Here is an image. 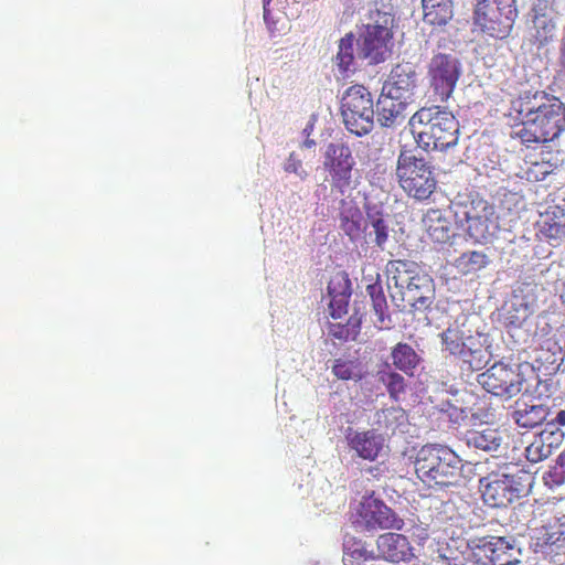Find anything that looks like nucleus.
I'll return each mask as SVG.
<instances>
[{
	"instance_id": "72a5a7b5",
	"label": "nucleus",
	"mask_w": 565,
	"mask_h": 565,
	"mask_svg": "<svg viewBox=\"0 0 565 565\" xmlns=\"http://www.w3.org/2000/svg\"><path fill=\"white\" fill-rule=\"evenodd\" d=\"M500 317L505 327L521 328L529 317V306L520 299L511 300L502 306Z\"/></svg>"
},
{
	"instance_id": "c03bdc74",
	"label": "nucleus",
	"mask_w": 565,
	"mask_h": 565,
	"mask_svg": "<svg viewBox=\"0 0 565 565\" xmlns=\"http://www.w3.org/2000/svg\"><path fill=\"white\" fill-rule=\"evenodd\" d=\"M441 339L445 350L456 354L459 349V329L457 327H449L441 333Z\"/></svg>"
},
{
	"instance_id": "ea45409f",
	"label": "nucleus",
	"mask_w": 565,
	"mask_h": 565,
	"mask_svg": "<svg viewBox=\"0 0 565 565\" xmlns=\"http://www.w3.org/2000/svg\"><path fill=\"white\" fill-rule=\"evenodd\" d=\"M535 436L554 451L563 444L565 434L556 424L545 423Z\"/></svg>"
},
{
	"instance_id": "39448f33",
	"label": "nucleus",
	"mask_w": 565,
	"mask_h": 565,
	"mask_svg": "<svg viewBox=\"0 0 565 565\" xmlns=\"http://www.w3.org/2000/svg\"><path fill=\"white\" fill-rule=\"evenodd\" d=\"M535 366L530 363H519L509 361L495 362L486 372L479 373L476 381L480 385V391L492 395L503 397L505 399L512 398L518 394H532L529 387H523L526 382L527 373H534Z\"/></svg>"
},
{
	"instance_id": "9d476101",
	"label": "nucleus",
	"mask_w": 565,
	"mask_h": 565,
	"mask_svg": "<svg viewBox=\"0 0 565 565\" xmlns=\"http://www.w3.org/2000/svg\"><path fill=\"white\" fill-rule=\"evenodd\" d=\"M341 115L347 129L362 137L374 126V103L370 90L363 85H352L341 99Z\"/></svg>"
},
{
	"instance_id": "79ce46f5",
	"label": "nucleus",
	"mask_w": 565,
	"mask_h": 565,
	"mask_svg": "<svg viewBox=\"0 0 565 565\" xmlns=\"http://www.w3.org/2000/svg\"><path fill=\"white\" fill-rule=\"evenodd\" d=\"M332 373L339 380L349 381L352 379H361L358 374V364L354 361L337 359L332 365Z\"/></svg>"
},
{
	"instance_id": "a19ab883",
	"label": "nucleus",
	"mask_w": 565,
	"mask_h": 565,
	"mask_svg": "<svg viewBox=\"0 0 565 565\" xmlns=\"http://www.w3.org/2000/svg\"><path fill=\"white\" fill-rule=\"evenodd\" d=\"M559 355L562 354L559 353ZM562 361L563 356H557L554 353L545 352L543 355L536 359L535 362L540 364L537 367H535V371L543 374V376H552L558 372Z\"/></svg>"
},
{
	"instance_id": "2f4dec72",
	"label": "nucleus",
	"mask_w": 565,
	"mask_h": 565,
	"mask_svg": "<svg viewBox=\"0 0 565 565\" xmlns=\"http://www.w3.org/2000/svg\"><path fill=\"white\" fill-rule=\"evenodd\" d=\"M376 377L385 386L391 399L397 402L401 395L406 393L407 383L405 377L396 370H392L390 364H384L379 369Z\"/></svg>"
},
{
	"instance_id": "c756f323",
	"label": "nucleus",
	"mask_w": 565,
	"mask_h": 565,
	"mask_svg": "<svg viewBox=\"0 0 565 565\" xmlns=\"http://www.w3.org/2000/svg\"><path fill=\"white\" fill-rule=\"evenodd\" d=\"M539 545L547 553H565V515L543 529Z\"/></svg>"
},
{
	"instance_id": "8fccbe9b",
	"label": "nucleus",
	"mask_w": 565,
	"mask_h": 565,
	"mask_svg": "<svg viewBox=\"0 0 565 565\" xmlns=\"http://www.w3.org/2000/svg\"><path fill=\"white\" fill-rule=\"evenodd\" d=\"M543 374H541L540 372L536 373V381H537V385H536V390L535 392L537 393L539 396H542V395H551L553 393V391L551 390L553 383H552V379L551 376H546L547 379H542Z\"/></svg>"
},
{
	"instance_id": "b1692460",
	"label": "nucleus",
	"mask_w": 565,
	"mask_h": 565,
	"mask_svg": "<svg viewBox=\"0 0 565 565\" xmlns=\"http://www.w3.org/2000/svg\"><path fill=\"white\" fill-rule=\"evenodd\" d=\"M362 238L367 245L384 249L390 237V226L381 211L367 209Z\"/></svg>"
},
{
	"instance_id": "f03ea898",
	"label": "nucleus",
	"mask_w": 565,
	"mask_h": 565,
	"mask_svg": "<svg viewBox=\"0 0 565 565\" xmlns=\"http://www.w3.org/2000/svg\"><path fill=\"white\" fill-rule=\"evenodd\" d=\"M412 134L425 151H445L455 147L459 139V121L440 106L423 107L409 119Z\"/></svg>"
},
{
	"instance_id": "052dcab7",
	"label": "nucleus",
	"mask_w": 565,
	"mask_h": 565,
	"mask_svg": "<svg viewBox=\"0 0 565 565\" xmlns=\"http://www.w3.org/2000/svg\"><path fill=\"white\" fill-rule=\"evenodd\" d=\"M269 29L270 32L275 30V22L271 20L270 14L268 15V22H265Z\"/></svg>"
},
{
	"instance_id": "423d86ee",
	"label": "nucleus",
	"mask_w": 565,
	"mask_h": 565,
	"mask_svg": "<svg viewBox=\"0 0 565 565\" xmlns=\"http://www.w3.org/2000/svg\"><path fill=\"white\" fill-rule=\"evenodd\" d=\"M459 457L450 448L440 445H425L416 455L415 472L427 484L449 486L457 476Z\"/></svg>"
},
{
	"instance_id": "20e7f679",
	"label": "nucleus",
	"mask_w": 565,
	"mask_h": 565,
	"mask_svg": "<svg viewBox=\"0 0 565 565\" xmlns=\"http://www.w3.org/2000/svg\"><path fill=\"white\" fill-rule=\"evenodd\" d=\"M472 15L465 23L461 22V32L470 29L472 42L476 36L487 34L491 38L503 39L512 30L518 9L515 0H476Z\"/></svg>"
},
{
	"instance_id": "a878e982",
	"label": "nucleus",
	"mask_w": 565,
	"mask_h": 565,
	"mask_svg": "<svg viewBox=\"0 0 565 565\" xmlns=\"http://www.w3.org/2000/svg\"><path fill=\"white\" fill-rule=\"evenodd\" d=\"M548 415V408L543 404L529 405L518 402L511 417L519 427L533 429L546 423Z\"/></svg>"
},
{
	"instance_id": "bb28decb",
	"label": "nucleus",
	"mask_w": 565,
	"mask_h": 565,
	"mask_svg": "<svg viewBox=\"0 0 565 565\" xmlns=\"http://www.w3.org/2000/svg\"><path fill=\"white\" fill-rule=\"evenodd\" d=\"M341 203L340 228L352 242H356L362 238L365 220L356 205L345 206L344 200H341Z\"/></svg>"
},
{
	"instance_id": "7c9ffc66",
	"label": "nucleus",
	"mask_w": 565,
	"mask_h": 565,
	"mask_svg": "<svg viewBox=\"0 0 565 565\" xmlns=\"http://www.w3.org/2000/svg\"><path fill=\"white\" fill-rule=\"evenodd\" d=\"M418 270L416 263L406 259L390 260L386 265L387 279L394 282L398 292L408 285Z\"/></svg>"
},
{
	"instance_id": "37998d69",
	"label": "nucleus",
	"mask_w": 565,
	"mask_h": 565,
	"mask_svg": "<svg viewBox=\"0 0 565 565\" xmlns=\"http://www.w3.org/2000/svg\"><path fill=\"white\" fill-rule=\"evenodd\" d=\"M372 300V307L374 310V313L377 317V321L381 324H385L386 322H390V315H388V306L386 301L385 295H376Z\"/></svg>"
},
{
	"instance_id": "f8f14e48",
	"label": "nucleus",
	"mask_w": 565,
	"mask_h": 565,
	"mask_svg": "<svg viewBox=\"0 0 565 565\" xmlns=\"http://www.w3.org/2000/svg\"><path fill=\"white\" fill-rule=\"evenodd\" d=\"M465 225L461 222V236L466 242L484 245L490 239V216L493 215V207L480 198L477 192H469L467 200L461 201Z\"/></svg>"
},
{
	"instance_id": "603ef678",
	"label": "nucleus",
	"mask_w": 565,
	"mask_h": 565,
	"mask_svg": "<svg viewBox=\"0 0 565 565\" xmlns=\"http://www.w3.org/2000/svg\"><path fill=\"white\" fill-rule=\"evenodd\" d=\"M558 66L563 75H565V26L563 28L562 38L558 44Z\"/></svg>"
},
{
	"instance_id": "2eb2a0df",
	"label": "nucleus",
	"mask_w": 565,
	"mask_h": 565,
	"mask_svg": "<svg viewBox=\"0 0 565 565\" xmlns=\"http://www.w3.org/2000/svg\"><path fill=\"white\" fill-rule=\"evenodd\" d=\"M359 522H361L366 530L377 529H395L403 527V520L387 507L384 501L375 498L374 495H364L358 509Z\"/></svg>"
},
{
	"instance_id": "c85d7f7f",
	"label": "nucleus",
	"mask_w": 565,
	"mask_h": 565,
	"mask_svg": "<svg viewBox=\"0 0 565 565\" xmlns=\"http://www.w3.org/2000/svg\"><path fill=\"white\" fill-rule=\"evenodd\" d=\"M461 440L465 441L468 448L473 447L483 451H497L502 444L499 431L490 428L479 431L471 427L465 433Z\"/></svg>"
},
{
	"instance_id": "09e8293b",
	"label": "nucleus",
	"mask_w": 565,
	"mask_h": 565,
	"mask_svg": "<svg viewBox=\"0 0 565 565\" xmlns=\"http://www.w3.org/2000/svg\"><path fill=\"white\" fill-rule=\"evenodd\" d=\"M383 422L386 428L393 426V422L390 420V417H393L396 422L404 419L405 412L401 407H390L382 411Z\"/></svg>"
},
{
	"instance_id": "3c124183",
	"label": "nucleus",
	"mask_w": 565,
	"mask_h": 565,
	"mask_svg": "<svg viewBox=\"0 0 565 565\" xmlns=\"http://www.w3.org/2000/svg\"><path fill=\"white\" fill-rule=\"evenodd\" d=\"M429 232L434 239L438 242H445L450 237L449 228L444 225H441L440 227L430 226Z\"/></svg>"
},
{
	"instance_id": "0eeeda50",
	"label": "nucleus",
	"mask_w": 565,
	"mask_h": 565,
	"mask_svg": "<svg viewBox=\"0 0 565 565\" xmlns=\"http://www.w3.org/2000/svg\"><path fill=\"white\" fill-rule=\"evenodd\" d=\"M322 168L334 195L349 196L359 184L354 177L358 171L352 150L343 142H330L326 146Z\"/></svg>"
},
{
	"instance_id": "5fc2aeb1",
	"label": "nucleus",
	"mask_w": 565,
	"mask_h": 565,
	"mask_svg": "<svg viewBox=\"0 0 565 565\" xmlns=\"http://www.w3.org/2000/svg\"><path fill=\"white\" fill-rule=\"evenodd\" d=\"M534 441L535 444L537 445L539 449V457H540V460H544L546 458H548L552 454H553V450L550 449L545 444L544 441L540 440L536 436L534 438Z\"/></svg>"
},
{
	"instance_id": "e433bc0d",
	"label": "nucleus",
	"mask_w": 565,
	"mask_h": 565,
	"mask_svg": "<svg viewBox=\"0 0 565 565\" xmlns=\"http://www.w3.org/2000/svg\"><path fill=\"white\" fill-rule=\"evenodd\" d=\"M328 291L331 297L329 302L330 316L333 319H341L348 312L349 298L351 296L349 280H345V289L343 291L335 292L332 282L329 284Z\"/></svg>"
},
{
	"instance_id": "6e6552de",
	"label": "nucleus",
	"mask_w": 565,
	"mask_h": 565,
	"mask_svg": "<svg viewBox=\"0 0 565 565\" xmlns=\"http://www.w3.org/2000/svg\"><path fill=\"white\" fill-rule=\"evenodd\" d=\"M396 178L402 190L412 199L423 202L436 190L437 180L424 158L401 151L396 163Z\"/></svg>"
},
{
	"instance_id": "4d7b16f0",
	"label": "nucleus",
	"mask_w": 565,
	"mask_h": 565,
	"mask_svg": "<svg viewBox=\"0 0 565 565\" xmlns=\"http://www.w3.org/2000/svg\"><path fill=\"white\" fill-rule=\"evenodd\" d=\"M546 423L556 424L557 427L562 429V427L565 426V411L564 409L558 411L556 413V416L551 420L546 419Z\"/></svg>"
},
{
	"instance_id": "a18cd8bd",
	"label": "nucleus",
	"mask_w": 565,
	"mask_h": 565,
	"mask_svg": "<svg viewBox=\"0 0 565 565\" xmlns=\"http://www.w3.org/2000/svg\"><path fill=\"white\" fill-rule=\"evenodd\" d=\"M484 463L483 462H471L461 458V480L470 479L471 477H484Z\"/></svg>"
},
{
	"instance_id": "4468645a",
	"label": "nucleus",
	"mask_w": 565,
	"mask_h": 565,
	"mask_svg": "<svg viewBox=\"0 0 565 565\" xmlns=\"http://www.w3.org/2000/svg\"><path fill=\"white\" fill-rule=\"evenodd\" d=\"M459 78V61L446 53L435 54L428 64V79L435 95L447 100L456 88Z\"/></svg>"
},
{
	"instance_id": "bf43d9fd",
	"label": "nucleus",
	"mask_w": 565,
	"mask_h": 565,
	"mask_svg": "<svg viewBox=\"0 0 565 565\" xmlns=\"http://www.w3.org/2000/svg\"><path fill=\"white\" fill-rule=\"evenodd\" d=\"M271 0H263V9H264V21L268 22V15H269V4Z\"/></svg>"
},
{
	"instance_id": "f3484780",
	"label": "nucleus",
	"mask_w": 565,
	"mask_h": 565,
	"mask_svg": "<svg viewBox=\"0 0 565 565\" xmlns=\"http://www.w3.org/2000/svg\"><path fill=\"white\" fill-rule=\"evenodd\" d=\"M345 440L351 450L363 460L375 461L385 446V439L382 434L375 429L354 430L348 428Z\"/></svg>"
},
{
	"instance_id": "473e14b6",
	"label": "nucleus",
	"mask_w": 565,
	"mask_h": 565,
	"mask_svg": "<svg viewBox=\"0 0 565 565\" xmlns=\"http://www.w3.org/2000/svg\"><path fill=\"white\" fill-rule=\"evenodd\" d=\"M424 21L431 25H444L454 17V0H436L423 3Z\"/></svg>"
},
{
	"instance_id": "680f3d73",
	"label": "nucleus",
	"mask_w": 565,
	"mask_h": 565,
	"mask_svg": "<svg viewBox=\"0 0 565 565\" xmlns=\"http://www.w3.org/2000/svg\"><path fill=\"white\" fill-rule=\"evenodd\" d=\"M468 307H471V303L469 300H465L463 305L461 303V310H466L468 309Z\"/></svg>"
},
{
	"instance_id": "4be33fe9",
	"label": "nucleus",
	"mask_w": 565,
	"mask_h": 565,
	"mask_svg": "<svg viewBox=\"0 0 565 565\" xmlns=\"http://www.w3.org/2000/svg\"><path fill=\"white\" fill-rule=\"evenodd\" d=\"M411 100L398 95H392L382 88L376 103L377 121L382 127H393L404 118V111Z\"/></svg>"
},
{
	"instance_id": "6ab92c4d",
	"label": "nucleus",
	"mask_w": 565,
	"mask_h": 565,
	"mask_svg": "<svg viewBox=\"0 0 565 565\" xmlns=\"http://www.w3.org/2000/svg\"><path fill=\"white\" fill-rule=\"evenodd\" d=\"M539 233L552 246H558L565 242V199L559 203L548 206L537 221Z\"/></svg>"
},
{
	"instance_id": "9b49d317",
	"label": "nucleus",
	"mask_w": 565,
	"mask_h": 565,
	"mask_svg": "<svg viewBox=\"0 0 565 565\" xmlns=\"http://www.w3.org/2000/svg\"><path fill=\"white\" fill-rule=\"evenodd\" d=\"M394 18L390 13L377 11L373 23L365 25L358 40L359 57L370 64H379L386 60L390 43L393 39Z\"/></svg>"
},
{
	"instance_id": "1a4fd4ad",
	"label": "nucleus",
	"mask_w": 565,
	"mask_h": 565,
	"mask_svg": "<svg viewBox=\"0 0 565 565\" xmlns=\"http://www.w3.org/2000/svg\"><path fill=\"white\" fill-rule=\"evenodd\" d=\"M484 323L479 313H469L461 322V377L467 372L482 370L490 361V353L486 348L488 335L483 331Z\"/></svg>"
},
{
	"instance_id": "cd10ccee",
	"label": "nucleus",
	"mask_w": 565,
	"mask_h": 565,
	"mask_svg": "<svg viewBox=\"0 0 565 565\" xmlns=\"http://www.w3.org/2000/svg\"><path fill=\"white\" fill-rule=\"evenodd\" d=\"M391 359L394 367L408 376L414 375L422 362L420 355L405 342H398L392 348Z\"/></svg>"
},
{
	"instance_id": "393cba45",
	"label": "nucleus",
	"mask_w": 565,
	"mask_h": 565,
	"mask_svg": "<svg viewBox=\"0 0 565 565\" xmlns=\"http://www.w3.org/2000/svg\"><path fill=\"white\" fill-rule=\"evenodd\" d=\"M461 524H463V535H486L488 526L484 522V510L477 501L461 503Z\"/></svg>"
},
{
	"instance_id": "c9c22d12",
	"label": "nucleus",
	"mask_w": 565,
	"mask_h": 565,
	"mask_svg": "<svg viewBox=\"0 0 565 565\" xmlns=\"http://www.w3.org/2000/svg\"><path fill=\"white\" fill-rule=\"evenodd\" d=\"M489 247H482L476 250H465L461 253V275L476 273L486 268L490 264V257L487 252Z\"/></svg>"
},
{
	"instance_id": "412c9836",
	"label": "nucleus",
	"mask_w": 565,
	"mask_h": 565,
	"mask_svg": "<svg viewBox=\"0 0 565 565\" xmlns=\"http://www.w3.org/2000/svg\"><path fill=\"white\" fill-rule=\"evenodd\" d=\"M417 74L409 63L397 64L391 71L383 89L392 95H398L412 100L416 87Z\"/></svg>"
},
{
	"instance_id": "de8ad7c7",
	"label": "nucleus",
	"mask_w": 565,
	"mask_h": 565,
	"mask_svg": "<svg viewBox=\"0 0 565 565\" xmlns=\"http://www.w3.org/2000/svg\"><path fill=\"white\" fill-rule=\"evenodd\" d=\"M468 145L465 147V160L461 159V163H466L468 167H472L475 161L479 158L478 147H475L477 140H473L471 136L467 138Z\"/></svg>"
},
{
	"instance_id": "13d9d810",
	"label": "nucleus",
	"mask_w": 565,
	"mask_h": 565,
	"mask_svg": "<svg viewBox=\"0 0 565 565\" xmlns=\"http://www.w3.org/2000/svg\"><path fill=\"white\" fill-rule=\"evenodd\" d=\"M440 557L446 559L449 565H458V563H457L458 557L454 556L452 554L451 555H447L446 552H441L440 553Z\"/></svg>"
},
{
	"instance_id": "a211bd4d",
	"label": "nucleus",
	"mask_w": 565,
	"mask_h": 565,
	"mask_svg": "<svg viewBox=\"0 0 565 565\" xmlns=\"http://www.w3.org/2000/svg\"><path fill=\"white\" fill-rule=\"evenodd\" d=\"M434 291V280L427 274L418 270L399 292L404 302L403 307L408 306L416 310L426 309L431 305Z\"/></svg>"
},
{
	"instance_id": "ddd939ff",
	"label": "nucleus",
	"mask_w": 565,
	"mask_h": 565,
	"mask_svg": "<svg viewBox=\"0 0 565 565\" xmlns=\"http://www.w3.org/2000/svg\"><path fill=\"white\" fill-rule=\"evenodd\" d=\"M529 477L524 473L490 476L484 484L482 502L492 508L507 507L527 493Z\"/></svg>"
},
{
	"instance_id": "f257e3e1",
	"label": "nucleus",
	"mask_w": 565,
	"mask_h": 565,
	"mask_svg": "<svg viewBox=\"0 0 565 565\" xmlns=\"http://www.w3.org/2000/svg\"><path fill=\"white\" fill-rule=\"evenodd\" d=\"M521 127L515 131L523 145L546 143L557 139L565 130V105L559 98L546 97V103L531 105L529 97L513 103Z\"/></svg>"
},
{
	"instance_id": "f704fd0d",
	"label": "nucleus",
	"mask_w": 565,
	"mask_h": 565,
	"mask_svg": "<svg viewBox=\"0 0 565 565\" xmlns=\"http://www.w3.org/2000/svg\"><path fill=\"white\" fill-rule=\"evenodd\" d=\"M361 329V319L356 316L348 318L345 323L329 322L328 333L331 338L340 341L355 340Z\"/></svg>"
},
{
	"instance_id": "5701e85b",
	"label": "nucleus",
	"mask_w": 565,
	"mask_h": 565,
	"mask_svg": "<svg viewBox=\"0 0 565 565\" xmlns=\"http://www.w3.org/2000/svg\"><path fill=\"white\" fill-rule=\"evenodd\" d=\"M535 38L541 46L548 44L556 32L554 6L539 2L533 3L531 12Z\"/></svg>"
},
{
	"instance_id": "aec40b11",
	"label": "nucleus",
	"mask_w": 565,
	"mask_h": 565,
	"mask_svg": "<svg viewBox=\"0 0 565 565\" xmlns=\"http://www.w3.org/2000/svg\"><path fill=\"white\" fill-rule=\"evenodd\" d=\"M377 554L375 558H382L393 563L405 562L411 558L412 548L407 537L398 533H384L376 540Z\"/></svg>"
},
{
	"instance_id": "49530a36",
	"label": "nucleus",
	"mask_w": 565,
	"mask_h": 565,
	"mask_svg": "<svg viewBox=\"0 0 565 565\" xmlns=\"http://www.w3.org/2000/svg\"><path fill=\"white\" fill-rule=\"evenodd\" d=\"M285 170L289 173H295L301 179L307 177V172L302 167V161L298 158L296 153H290L287 162L285 164Z\"/></svg>"
},
{
	"instance_id": "58836bf2",
	"label": "nucleus",
	"mask_w": 565,
	"mask_h": 565,
	"mask_svg": "<svg viewBox=\"0 0 565 565\" xmlns=\"http://www.w3.org/2000/svg\"><path fill=\"white\" fill-rule=\"evenodd\" d=\"M354 62V36L352 33L343 36L339 42V51L335 56V64L345 72L349 71Z\"/></svg>"
},
{
	"instance_id": "e2e57ef3",
	"label": "nucleus",
	"mask_w": 565,
	"mask_h": 565,
	"mask_svg": "<svg viewBox=\"0 0 565 565\" xmlns=\"http://www.w3.org/2000/svg\"><path fill=\"white\" fill-rule=\"evenodd\" d=\"M313 145H315V140L308 139V140L305 141V146L306 147H312Z\"/></svg>"
},
{
	"instance_id": "864d4df0",
	"label": "nucleus",
	"mask_w": 565,
	"mask_h": 565,
	"mask_svg": "<svg viewBox=\"0 0 565 565\" xmlns=\"http://www.w3.org/2000/svg\"><path fill=\"white\" fill-rule=\"evenodd\" d=\"M537 449H539V447L534 440L526 447L525 451H526V458L529 461L534 462V463L541 461L540 457H539Z\"/></svg>"
},
{
	"instance_id": "7ed1b4c3",
	"label": "nucleus",
	"mask_w": 565,
	"mask_h": 565,
	"mask_svg": "<svg viewBox=\"0 0 565 565\" xmlns=\"http://www.w3.org/2000/svg\"><path fill=\"white\" fill-rule=\"evenodd\" d=\"M461 565H516L521 562L522 547L514 536L463 535L461 524Z\"/></svg>"
},
{
	"instance_id": "4c0bfd02",
	"label": "nucleus",
	"mask_w": 565,
	"mask_h": 565,
	"mask_svg": "<svg viewBox=\"0 0 565 565\" xmlns=\"http://www.w3.org/2000/svg\"><path fill=\"white\" fill-rule=\"evenodd\" d=\"M488 479L489 477L473 476L470 479L461 480V503H465L466 500L480 502Z\"/></svg>"
},
{
	"instance_id": "6e6d98bb",
	"label": "nucleus",
	"mask_w": 565,
	"mask_h": 565,
	"mask_svg": "<svg viewBox=\"0 0 565 565\" xmlns=\"http://www.w3.org/2000/svg\"><path fill=\"white\" fill-rule=\"evenodd\" d=\"M366 291L371 299L376 297V295L381 296L384 294L383 287L379 279L375 282L367 285Z\"/></svg>"
},
{
	"instance_id": "dca6fc26",
	"label": "nucleus",
	"mask_w": 565,
	"mask_h": 565,
	"mask_svg": "<svg viewBox=\"0 0 565 565\" xmlns=\"http://www.w3.org/2000/svg\"><path fill=\"white\" fill-rule=\"evenodd\" d=\"M480 385L467 381L461 387V428L477 427L488 424L490 413L486 390L480 391Z\"/></svg>"
}]
</instances>
